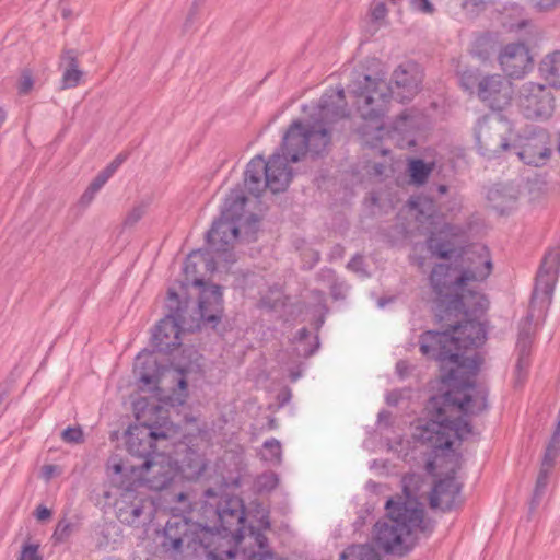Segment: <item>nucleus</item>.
I'll use <instances>...</instances> for the list:
<instances>
[{"label": "nucleus", "instance_id": "1", "mask_svg": "<svg viewBox=\"0 0 560 560\" xmlns=\"http://www.w3.org/2000/svg\"><path fill=\"white\" fill-rule=\"evenodd\" d=\"M464 319L444 320L440 324L445 330H427L419 338L421 353L440 363L443 384L469 385L464 374H476L481 364L478 354L467 357L465 352L485 342L486 330L477 318Z\"/></svg>", "mask_w": 560, "mask_h": 560}, {"label": "nucleus", "instance_id": "2", "mask_svg": "<svg viewBox=\"0 0 560 560\" xmlns=\"http://www.w3.org/2000/svg\"><path fill=\"white\" fill-rule=\"evenodd\" d=\"M163 411L156 404L148 405L145 400L135 404V413L138 423L130 425L126 432V447L128 453L140 459L139 478L144 479L149 487L155 491L167 489L178 477L177 467L170 458L156 452V442L166 440L167 434L156 428L158 421H151V415Z\"/></svg>", "mask_w": 560, "mask_h": 560}, {"label": "nucleus", "instance_id": "3", "mask_svg": "<svg viewBox=\"0 0 560 560\" xmlns=\"http://www.w3.org/2000/svg\"><path fill=\"white\" fill-rule=\"evenodd\" d=\"M190 301L182 300L173 289H168L166 299L167 313L154 327L152 334V346L154 350L162 353H171L180 345V332L200 328V323L212 324L221 320L223 313L222 288L212 284L205 288L199 296L198 310L194 317L188 314Z\"/></svg>", "mask_w": 560, "mask_h": 560}, {"label": "nucleus", "instance_id": "4", "mask_svg": "<svg viewBox=\"0 0 560 560\" xmlns=\"http://www.w3.org/2000/svg\"><path fill=\"white\" fill-rule=\"evenodd\" d=\"M386 514L374 525V542L385 553L402 557L417 542L415 533L425 536L434 529V524L424 518L422 504L413 498L387 500Z\"/></svg>", "mask_w": 560, "mask_h": 560}, {"label": "nucleus", "instance_id": "5", "mask_svg": "<svg viewBox=\"0 0 560 560\" xmlns=\"http://www.w3.org/2000/svg\"><path fill=\"white\" fill-rule=\"evenodd\" d=\"M221 538L210 528L180 516L172 515L164 527L156 532L161 551L173 560L203 556L205 560H230L235 552L221 548Z\"/></svg>", "mask_w": 560, "mask_h": 560}, {"label": "nucleus", "instance_id": "6", "mask_svg": "<svg viewBox=\"0 0 560 560\" xmlns=\"http://www.w3.org/2000/svg\"><path fill=\"white\" fill-rule=\"evenodd\" d=\"M560 269V247L549 249L540 264L536 276L535 289L532 294L528 314L520 325L516 349L532 350L534 328V311L536 305L540 304V310L548 308L551 304L555 285L558 280Z\"/></svg>", "mask_w": 560, "mask_h": 560}, {"label": "nucleus", "instance_id": "7", "mask_svg": "<svg viewBox=\"0 0 560 560\" xmlns=\"http://www.w3.org/2000/svg\"><path fill=\"white\" fill-rule=\"evenodd\" d=\"M431 419L421 427L419 440L430 446L436 456L439 452L452 451L455 441H463L472 433L471 423L458 416L460 411H451L445 407L441 412L438 409L428 408Z\"/></svg>", "mask_w": 560, "mask_h": 560}, {"label": "nucleus", "instance_id": "8", "mask_svg": "<svg viewBox=\"0 0 560 560\" xmlns=\"http://www.w3.org/2000/svg\"><path fill=\"white\" fill-rule=\"evenodd\" d=\"M348 92L355 97V106L364 120L380 121L389 109L394 89L378 77L355 72Z\"/></svg>", "mask_w": 560, "mask_h": 560}, {"label": "nucleus", "instance_id": "9", "mask_svg": "<svg viewBox=\"0 0 560 560\" xmlns=\"http://www.w3.org/2000/svg\"><path fill=\"white\" fill-rule=\"evenodd\" d=\"M348 116L345 90L326 91L319 100L318 118L307 122V153L320 155L330 144V124Z\"/></svg>", "mask_w": 560, "mask_h": 560}, {"label": "nucleus", "instance_id": "10", "mask_svg": "<svg viewBox=\"0 0 560 560\" xmlns=\"http://www.w3.org/2000/svg\"><path fill=\"white\" fill-rule=\"evenodd\" d=\"M469 385L446 384L450 389L438 396H433L428 401V408L438 409L439 412L445 407H451V411H460L463 415H478L488 408L487 390L477 389L471 383L470 377L475 374H466Z\"/></svg>", "mask_w": 560, "mask_h": 560}, {"label": "nucleus", "instance_id": "11", "mask_svg": "<svg viewBox=\"0 0 560 560\" xmlns=\"http://www.w3.org/2000/svg\"><path fill=\"white\" fill-rule=\"evenodd\" d=\"M511 151L518 159L533 166L545 165L552 153L550 135L544 128L526 127L512 139Z\"/></svg>", "mask_w": 560, "mask_h": 560}, {"label": "nucleus", "instance_id": "12", "mask_svg": "<svg viewBox=\"0 0 560 560\" xmlns=\"http://www.w3.org/2000/svg\"><path fill=\"white\" fill-rule=\"evenodd\" d=\"M511 124L501 115H486L481 117L475 128L477 145L482 155L497 156L511 149L512 140L508 138Z\"/></svg>", "mask_w": 560, "mask_h": 560}, {"label": "nucleus", "instance_id": "13", "mask_svg": "<svg viewBox=\"0 0 560 560\" xmlns=\"http://www.w3.org/2000/svg\"><path fill=\"white\" fill-rule=\"evenodd\" d=\"M456 268H453L447 264H436L430 273V284L433 292L435 293L434 312L435 314L441 312L444 313L446 310H455L456 304H460L459 299H453L460 289H465L469 283H459V273L456 272Z\"/></svg>", "mask_w": 560, "mask_h": 560}, {"label": "nucleus", "instance_id": "14", "mask_svg": "<svg viewBox=\"0 0 560 560\" xmlns=\"http://www.w3.org/2000/svg\"><path fill=\"white\" fill-rule=\"evenodd\" d=\"M517 106L527 119L545 120L555 112V96L544 84L525 82L518 91Z\"/></svg>", "mask_w": 560, "mask_h": 560}, {"label": "nucleus", "instance_id": "15", "mask_svg": "<svg viewBox=\"0 0 560 560\" xmlns=\"http://www.w3.org/2000/svg\"><path fill=\"white\" fill-rule=\"evenodd\" d=\"M117 518L127 525L140 527L152 521L155 514L153 500L135 490L127 489L117 499L116 503Z\"/></svg>", "mask_w": 560, "mask_h": 560}, {"label": "nucleus", "instance_id": "16", "mask_svg": "<svg viewBox=\"0 0 560 560\" xmlns=\"http://www.w3.org/2000/svg\"><path fill=\"white\" fill-rule=\"evenodd\" d=\"M217 514L219 526L224 535L221 537V548L226 549L224 538L231 537L240 544L245 538V508L243 501L237 497H229L218 503Z\"/></svg>", "mask_w": 560, "mask_h": 560}, {"label": "nucleus", "instance_id": "17", "mask_svg": "<svg viewBox=\"0 0 560 560\" xmlns=\"http://www.w3.org/2000/svg\"><path fill=\"white\" fill-rule=\"evenodd\" d=\"M453 299H459L460 304H456L455 310L451 308L446 310L444 313H436V323L460 317L478 318L486 312L489 306V301L487 298L479 291L470 289L469 285L465 287V289H460L459 292L453 296Z\"/></svg>", "mask_w": 560, "mask_h": 560}, {"label": "nucleus", "instance_id": "18", "mask_svg": "<svg viewBox=\"0 0 560 560\" xmlns=\"http://www.w3.org/2000/svg\"><path fill=\"white\" fill-rule=\"evenodd\" d=\"M478 97L494 110H501L512 100V83L500 74L483 77L478 83Z\"/></svg>", "mask_w": 560, "mask_h": 560}, {"label": "nucleus", "instance_id": "19", "mask_svg": "<svg viewBox=\"0 0 560 560\" xmlns=\"http://www.w3.org/2000/svg\"><path fill=\"white\" fill-rule=\"evenodd\" d=\"M240 226L222 218L213 221L211 229L206 234L207 244L210 248L223 256L226 262H233V244L238 237Z\"/></svg>", "mask_w": 560, "mask_h": 560}, {"label": "nucleus", "instance_id": "20", "mask_svg": "<svg viewBox=\"0 0 560 560\" xmlns=\"http://www.w3.org/2000/svg\"><path fill=\"white\" fill-rule=\"evenodd\" d=\"M464 262L459 272V283H474L486 280L492 271L489 250L483 245H476L465 252Z\"/></svg>", "mask_w": 560, "mask_h": 560}, {"label": "nucleus", "instance_id": "21", "mask_svg": "<svg viewBox=\"0 0 560 560\" xmlns=\"http://www.w3.org/2000/svg\"><path fill=\"white\" fill-rule=\"evenodd\" d=\"M421 72L413 62L399 65L393 72L390 85L394 89V97L404 103L410 101L420 89Z\"/></svg>", "mask_w": 560, "mask_h": 560}, {"label": "nucleus", "instance_id": "22", "mask_svg": "<svg viewBox=\"0 0 560 560\" xmlns=\"http://www.w3.org/2000/svg\"><path fill=\"white\" fill-rule=\"evenodd\" d=\"M460 491L462 483L456 480L454 472L446 475L434 482L429 497L430 506L442 512L452 511L463 502Z\"/></svg>", "mask_w": 560, "mask_h": 560}, {"label": "nucleus", "instance_id": "23", "mask_svg": "<svg viewBox=\"0 0 560 560\" xmlns=\"http://www.w3.org/2000/svg\"><path fill=\"white\" fill-rule=\"evenodd\" d=\"M499 62L508 77L522 78L532 68L533 60L523 43H512L502 49Z\"/></svg>", "mask_w": 560, "mask_h": 560}, {"label": "nucleus", "instance_id": "24", "mask_svg": "<svg viewBox=\"0 0 560 560\" xmlns=\"http://www.w3.org/2000/svg\"><path fill=\"white\" fill-rule=\"evenodd\" d=\"M290 159L279 152L273 153L266 161L267 170L265 186L273 194L284 191L292 179V170L289 166Z\"/></svg>", "mask_w": 560, "mask_h": 560}, {"label": "nucleus", "instance_id": "25", "mask_svg": "<svg viewBox=\"0 0 560 560\" xmlns=\"http://www.w3.org/2000/svg\"><path fill=\"white\" fill-rule=\"evenodd\" d=\"M281 150L293 163L307 153V122L292 121L283 135Z\"/></svg>", "mask_w": 560, "mask_h": 560}, {"label": "nucleus", "instance_id": "26", "mask_svg": "<svg viewBox=\"0 0 560 560\" xmlns=\"http://www.w3.org/2000/svg\"><path fill=\"white\" fill-rule=\"evenodd\" d=\"M267 164L261 155L253 158L244 172V185L248 192L255 197H259L260 194L267 188L265 186V178Z\"/></svg>", "mask_w": 560, "mask_h": 560}, {"label": "nucleus", "instance_id": "27", "mask_svg": "<svg viewBox=\"0 0 560 560\" xmlns=\"http://www.w3.org/2000/svg\"><path fill=\"white\" fill-rule=\"evenodd\" d=\"M60 66L63 67L61 89L75 88L83 72L79 69L78 52L74 49H66L60 57Z\"/></svg>", "mask_w": 560, "mask_h": 560}, {"label": "nucleus", "instance_id": "28", "mask_svg": "<svg viewBox=\"0 0 560 560\" xmlns=\"http://www.w3.org/2000/svg\"><path fill=\"white\" fill-rule=\"evenodd\" d=\"M247 197L241 188L237 187L232 189L224 200L221 215L219 218L237 224V221L243 217Z\"/></svg>", "mask_w": 560, "mask_h": 560}, {"label": "nucleus", "instance_id": "29", "mask_svg": "<svg viewBox=\"0 0 560 560\" xmlns=\"http://www.w3.org/2000/svg\"><path fill=\"white\" fill-rule=\"evenodd\" d=\"M247 536L258 548L257 551H252L247 556V560H283L269 549L268 538L259 528L249 526Z\"/></svg>", "mask_w": 560, "mask_h": 560}, {"label": "nucleus", "instance_id": "30", "mask_svg": "<svg viewBox=\"0 0 560 560\" xmlns=\"http://www.w3.org/2000/svg\"><path fill=\"white\" fill-rule=\"evenodd\" d=\"M541 77L553 88H560V50L544 57L539 65Z\"/></svg>", "mask_w": 560, "mask_h": 560}, {"label": "nucleus", "instance_id": "31", "mask_svg": "<svg viewBox=\"0 0 560 560\" xmlns=\"http://www.w3.org/2000/svg\"><path fill=\"white\" fill-rule=\"evenodd\" d=\"M434 162L427 163L421 159L410 160L408 164V172L411 183L416 185H423L427 183L430 174L434 170Z\"/></svg>", "mask_w": 560, "mask_h": 560}, {"label": "nucleus", "instance_id": "32", "mask_svg": "<svg viewBox=\"0 0 560 560\" xmlns=\"http://www.w3.org/2000/svg\"><path fill=\"white\" fill-rule=\"evenodd\" d=\"M428 249L432 253V255L441 258L448 259L455 252L454 243L451 240H442L436 238L434 236H430L427 240Z\"/></svg>", "mask_w": 560, "mask_h": 560}, {"label": "nucleus", "instance_id": "33", "mask_svg": "<svg viewBox=\"0 0 560 560\" xmlns=\"http://www.w3.org/2000/svg\"><path fill=\"white\" fill-rule=\"evenodd\" d=\"M341 560L351 558L352 560H381L380 555L375 551L372 546L359 545L349 547L347 550L341 552Z\"/></svg>", "mask_w": 560, "mask_h": 560}, {"label": "nucleus", "instance_id": "34", "mask_svg": "<svg viewBox=\"0 0 560 560\" xmlns=\"http://www.w3.org/2000/svg\"><path fill=\"white\" fill-rule=\"evenodd\" d=\"M516 352L517 361L515 364V383L516 385H522L527 377L530 364V350L525 349V346L523 345V349H516Z\"/></svg>", "mask_w": 560, "mask_h": 560}, {"label": "nucleus", "instance_id": "35", "mask_svg": "<svg viewBox=\"0 0 560 560\" xmlns=\"http://www.w3.org/2000/svg\"><path fill=\"white\" fill-rule=\"evenodd\" d=\"M550 474H551V470H547L544 468L539 469L535 489H534L533 497L530 500L529 508L532 511L535 510L539 505V503L546 492Z\"/></svg>", "mask_w": 560, "mask_h": 560}, {"label": "nucleus", "instance_id": "36", "mask_svg": "<svg viewBox=\"0 0 560 560\" xmlns=\"http://www.w3.org/2000/svg\"><path fill=\"white\" fill-rule=\"evenodd\" d=\"M198 257H203V253H201V250L192 252L191 254H189V256L186 258L184 262L183 270L186 275V280L188 282L191 281L192 284L196 287H205V281L202 279L195 277V275L197 273L195 259Z\"/></svg>", "mask_w": 560, "mask_h": 560}, {"label": "nucleus", "instance_id": "37", "mask_svg": "<svg viewBox=\"0 0 560 560\" xmlns=\"http://www.w3.org/2000/svg\"><path fill=\"white\" fill-rule=\"evenodd\" d=\"M500 191L499 190H490L488 194V199L492 202V208L501 215L506 214L514 206L515 198L509 197L504 201H499Z\"/></svg>", "mask_w": 560, "mask_h": 560}, {"label": "nucleus", "instance_id": "38", "mask_svg": "<svg viewBox=\"0 0 560 560\" xmlns=\"http://www.w3.org/2000/svg\"><path fill=\"white\" fill-rule=\"evenodd\" d=\"M265 453L262 454L264 459L270 462H280L281 458V444L276 439L267 440L264 443Z\"/></svg>", "mask_w": 560, "mask_h": 560}, {"label": "nucleus", "instance_id": "39", "mask_svg": "<svg viewBox=\"0 0 560 560\" xmlns=\"http://www.w3.org/2000/svg\"><path fill=\"white\" fill-rule=\"evenodd\" d=\"M260 306L270 311L278 310L284 305L282 293L279 290H270V294L260 299Z\"/></svg>", "mask_w": 560, "mask_h": 560}, {"label": "nucleus", "instance_id": "40", "mask_svg": "<svg viewBox=\"0 0 560 560\" xmlns=\"http://www.w3.org/2000/svg\"><path fill=\"white\" fill-rule=\"evenodd\" d=\"M73 532V525L67 520H61L58 522L55 532L52 534V538L56 542L66 541Z\"/></svg>", "mask_w": 560, "mask_h": 560}, {"label": "nucleus", "instance_id": "41", "mask_svg": "<svg viewBox=\"0 0 560 560\" xmlns=\"http://www.w3.org/2000/svg\"><path fill=\"white\" fill-rule=\"evenodd\" d=\"M145 209H147V205L141 202L137 206H135L129 212L128 214L126 215L125 218V221H124V224L126 226H132L135 225L137 222H139L141 220V218L143 217V214L145 213Z\"/></svg>", "mask_w": 560, "mask_h": 560}, {"label": "nucleus", "instance_id": "42", "mask_svg": "<svg viewBox=\"0 0 560 560\" xmlns=\"http://www.w3.org/2000/svg\"><path fill=\"white\" fill-rule=\"evenodd\" d=\"M61 438L67 443L79 444L83 442V431L80 427H68L62 431Z\"/></svg>", "mask_w": 560, "mask_h": 560}, {"label": "nucleus", "instance_id": "43", "mask_svg": "<svg viewBox=\"0 0 560 560\" xmlns=\"http://www.w3.org/2000/svg\"><path fill=\"white\" fill-rule=\"evenodd\" d=\"M410 8L419 13L432 15L435 12V7L430 0H409Z\"/></svg>", "mask_w": 560, "mask_h": 560}, {"label": "nucleus", "instance_id": "44", "mask_svg": "<svg viewBox=\"0 0 560 560\" xmlns=\"http://www.w3.org/2000/svg\"><path fill=\"white\" fill-rule=\"evenodd\" d=\"M537 12H550L560 8V0H530Z\"/></svg>", "mask_w": 560, "mask_h": 560}, {"label": "nucleus", "instance_id": "45", "mask_svg": "<svg viewBox=\"0 0 560 560\" xmlns=\"http://www.w3.org/2000/svg\"><path fill=\"white\" fill-rule=\"evenodd\" d=\"M33 85H34V80H33L31 71L24 70L19 80V85H18L19 93L22 95L30 93L31 90L33 89Z\"/></svg>", "mask_w": 560, "mask_h": 560}, {"label": "nucleus", "instance_id": "46", "mask_svg": "<svg viewBox=\"0 0 560 560\" xmlns=\"http://www.w3.org/2000/svg\"><path fill=\"white\" fill-rule=\"evenodd\" d=\"M110 469L115 474H126L128 471L136 474L139 477V472L141 471V468L138 464H125L122 462L113 463L110 464Z\"/></svg>", "mask_w": 560, "mask_h": 560}, {"label": "nucleus", "instance_id": "47", "mask_svg": "<svg viewBox=\"0 0 560 560\" xmlns=\"http://www.w3.org/2000/svg\"><path fill=\"white\" fill-rule=\"evenodd\" d=\"M19 560H43L42 556L38 553V545H24Z\"/></svg>", "mask_w": 560, "mask_h": 560}, {"label": "nucleus", "instance_id": "48", "mask_svg": "<svg viewBox=\"0 0 560 560\" xmlns=\"http://www.w3.org/2000/svg\"><path fill=\"white\" fill-rule=\"evenodd\" d=\"M560 451L546 447L540 468L552 470Z\"/></svg>", "mask_w": 560, "mask_h": 560}, {"label": "nucleus", "instance_id": "49", "mask_svg": "<svg viewBox=\"0 0 560 560\" xmlns=\"http://www.w3.org/2000/svg\"><path fill=\"white\" fill-rule=\"evenodd\" d=\"M128 159V153H119L106 167L105 172L112 177L118 167Z\"/></svg>", "mask_w": 560, "mask_h": 560}, {"label": "nucleus", "instance_id": "50", "mask_svg": "<svg viewBox=\"0 0 560 560\" xmlns=\"http://www.w3.org/2000/svg\"><path fill=\"white\" fill-rule=\"evenodd\" d=\"M259 485L261 488L272 490L278 485V478L275 474H264L259 477Z\"/></svg>", "mask_w": 560, "mask_h": 560}, {"label": "nucleus", "instance_id": "51", "mask_svg": "<svg viewBox=\"0 0 560 560\" xmlns=\"http://www.w3.org/2000/svg\"><path fill=\"white\" fill-rule=\"evenodd\" d=\"M387 14L386 4L384 2H375L371 9V15L374 21L384 20Z\"/></svg>", "mask_w": 560, "mask_h": 560}, {"label": "nucleus", "instance_id": "52", "mask_svg": "<svg viewBox=\"0 0 560 560\" xmlns=\"http://www.w3.org/2000/svg\"><path fill=\"white\" fill-rule=\"evenodd\" d=\"M97 192V190H95L93 187L89 185L82 194V196L80 197L79 203L84 208L88 207L93 201Z\"/></svg>", "mask_w": 560, "mask_h": 560}, {"label": "nucleus", "instance_id": "53", "mask_svg": "<svg viewBox=\"0 0 560 560\" xmlns=\"http://www.w3.org/2000/svg\"><path fill=\"white\" fill-rule=\"evenodd\" d=\"M110 176L103 170L90 184L95 190L100 191Z\"/></svg>", "mask_w": 560, "mask_h": 560}, {"label": "nucleus", "instance_id": "54", "mask_svg": "<svg viewBox=\"0 0 560 560\" xmlns=\"http://www.w3.org/2000/svg\"><path fill=\"white\" fill-rule=\"evenodd\" d=\"M139 381L144 385H154L158 383V375L145 372L144 369L139 372Z\"/></svg>", "mask_w": 560, "mask_h": 560}, {"label": "nucleus", "instance_id": "55", "mask_svg": "<svg viewBox=\"0 0 560 560\" xmlns=\"http://www.w3.org/2000/svg\"><path fill=\"white\" fill-rule=\"evenodd\" d=\"M348 269L360 272L363 269V257L361 255H355L347 265Z\"/></svg>", "mask_w": 560, "mask_h": 560}, {"label": "nucleus", "instance_id": "56", "mask_svg": "<svg viewBox=\"0 0 560 560\" xmlns=\"http://www.w3.org/2000/svg\"><path fill=\"white\" fill-rule=\"evenodd\" d=\"M409 119V116L406 113H401L397 119L393 124V129L396 131H405L406 122Z\"/></svg>", "mask_w": 560, "mask_h": 560}, {"label": "nucleus", "instance_id": "57", "mask_svg": "<svg viewBox=\"0 0 560 560\" xmlns=\"http://www.w3.org/2000/svg\"><path fill=\"white\" fill-rule=\"evenodd\" d=\"M38 521H46L51 516V511L44 505H39L35 511Z\"/></svg>", "mask_w": 560, "mask_h": 560}, {"label": "nucleus", "instance_id": "58", "mask_svg": "<svg viewBox=\"0 0 560 560\" xmlns=\"http://www.w3.org/2000/svg\"><path fill=\"white\" fill-rule=\"evenodd\" d=\"M547 447L560 451V435L558 433H553Z\"/></svg>", "mask_w": 560, "mask_h": 560}, {"label": "nucleus", "instance_id": "59", "mask_svg": "<svg viewBox=\"0 0 560 560\" xmlns=\"http://www.w3.org/2000/svg\"><path fill=\"white\" fill-rule=\"evenodd\" d=\"M258 218L255 214H250L247 220V225L252 229L253 233L257 230Z\"/></svg>", "mask_w": 560, "mask_h": 560}, {"label": "nucleus", "instance_id": "60", "mask_svg": "<svg viewBox=\"0 0 560 560\" xmlns=\"http://www.w3.org/2000/svg\"><path fill=\"white\" fill-rule=\"evenodd\" d=\"M310 337V330L306 328V327H303L301 328L299 331H298V339L299 341H304L305 339H307Z\"/></svg>", "mask_w": 560, "mask_h": 560}, {"label": "nucleus", "instance_id": "61", "mask_svg": "<svg viewBox=\"0 0 560 560\" xmlns=\"http://www.w3.org/2000/svg\"><path fill=\"white\" fill-rule=\"evenodd\" d=\"M259 523H260V526L262 529H270V521H269V517L268 516H262L260 520H259Z\"/></svg>", "mask_w": 560, "mask_h": 560}, {"label": "nucleus", "instance_id": "62", "mask_svg": "<svg viewBox=\"0 0 560 560\" xmlns=\"http://www.w3.org/2000/svg\"><path fill=\"white\" fill-rule=\"evenodd\" d=\"M55 467L51 466V465H46L43 467V470H44V475L46 478H50L51 477V474L54 471Z\"/></svg>", "mask_w": 560, "mask_h": 560}, {"label": "nucleus", "instance_id": "63", "mask_svg": "<svg viewBox=\"0 0 560 560\" xmlns=\"http://www.w3.org/2000/svg\"><path fill=\"white\" fill-rule=\"evenodd\" d=\"M203 494L206 498H215L218 495V492L213 488H208L205 490Z\"/></svg>", "mask_w": 560, "mask_h": 560}, {"label": "nucleus", "instance_id": "64", "mask_svg": "<svg viewBox=\"0 0 560 560\" xmlns=\"http://www.w3.org/2000/svg\"><path fill=\"white\" fill-rule=\"evenodd\" d=\"M318 345H319V343H318V340L316 339V345H315V347H314V348H310V349H307V350H304V355H305V357H310V355L314 354V352L316 351V348L318 347Z\"/></svg>", "mask_w": 560, "mask_h": 560}]
</instances>
